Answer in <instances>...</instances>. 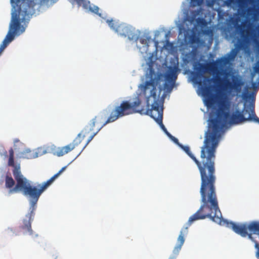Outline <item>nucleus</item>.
Returning <instances> with one entry per match:
<instances>
[{"label": "nucleus", "mask_w": 259, "mask_h": 259, "mask_svg": "<svg viewBox=\"0 0 259 259\" xmlns=\"http://www.w3.org/2000/svg\"><path fill=\"white\" fill-rule=\"evenodd\" d=\"M160 126L161 128L162 129V130L164 132V133L168 136V137L170 138L176 144H179V140L177 138H175V137L172 136L166 130V127L163 124H160Z\"/></svg>", "instance_id": "a211bd4d"}, {"label": "nucleus", "mask_w": 259, "mask_h": 259, "mask_svg": "<svg viewBox=\"0 0 259 259\" xmlns=\"http://www.w3.org/2000/svg\"><path fill=\"white\" fill-rule=\"evenodd\" d=\"M106 22L109 27L117 32L121 36H127L130 40L137 38V34L135 33V29L131 26L125 23H120L118 21L111 20H107Z\"/></svg>", "instance_id": "9b49d317"}, {"label": "nucleus", "mask_w": 259, "mask_h": 259, "mask_svg": "<svg viewBox=\"0 0 259 259\" xmlns=\"http://www.w3.org/2000/svg\"><path fill=\"white\" fill-rule=\"evenodd\" d=\"M255 243V248L256 249V251L255 252V256L257 259H259V243L255 240H252Z\"/></svg>", "instance_id": "412c9836"}, {"label": "nucleus", "mask_w": 259, "mask_h": 259, "mask_svg": "<svg viewBox=\"0 0 259 259\" xmlns=\"http://www.w3.org/2000/svg\"><path fill=\"white\" fill-rule=\"evenodd\" d=\"M192 42H194L195 41H194V40L193 39H192Z\"/></svg>", "instance_id": "cd10ccee"}, {"label": "nucleus", "mask_w": 259, "mask_h": 259, "mask_svg": "<svg viewBox=\"0 0 259 259\" xmlns=\"http://www.w3.org/2000/svg\"><path fill=\"white\" fill-rule=\"evenodd\" d=\"M177 78V71L175 68H170L169 72L166 75V78L168 80L175 81Z\"/></svg>", "instance_id": "f3484780"}, {"label": "nucleus", "mask_w": 259, "mask_h": 259, "mask_svg": "<svg viewBox=\"0 0 259 259\" xmlns=\"http://www.w3.org/2000/svg\"><path fill=\"white\" fill-rule=\"evenodd\" d=\"M10 3L12 4V6L13 7L12 12L11 13V20H12L14 13L16 11H17V9H18L17 8H19V7L18 5H17V4L16 3L17 0H10Z\"/></svg>", "instance_id": "6ab92c4d"}, {"label": "nucleus", "mask_w": 259, "mask_h": 259, "mask_svg": "<svg viewBox=\"0 0 259 259\" xmlns=\"http://www.w3.org/2000/svg\"><path fill=\"white\" fill-rule=\"evenodd\" d=\"M35 0H17V5L19 8L17 11H16L14 15H16L17 19L28 24L30 16L34 11V6L36 5ZM58 0H40L39 5L40 6L49 8L52 6ZM78 5L82 7L97 15L100 17H103L102 14L99 13L98 7L91 4L89 1L86 0H74Z\"/></svg>", "instance_id": "20e7f679"}, {"label": "nucleus", "mask_w": 259, "mask_h": 259, "mask_svg": "<svg viewBox=\"0 0 259 259\" xmlns=\"http://www.w3.org/2000/svg\"><path fill=\"white\" fill-rule=\"evenodd\" d=\"M159 80L158 75L151 68L146 75V81L140 86L141 92L148 100L150 97L156 98V87Z\"/></svg>", "instance_id": "9d476101"}, {"label": "nucleus", "mask_w": 259, "mask_h": 259, "mask_svg": "<svg viewBox=\"0 0 259 259\" xmlns=\"http://www.w3.org/2000/svg\"><path fill=\"white\" fill-rule=\"evenodd\" d=\"M158 42L157 41H156V42H155V45H156V46H157V45H158Z\"/></svg>", "instance_id": "bb28decb"}, {"label": "nucleus", "mask_w": 259, "mask_h": 259, "mask_svg": "<svg viewBox=\"0 0 259 259\" xmlns=\"http://www.w3.org/2000/svg\"><path fill=\"white\" fill-rule=\"evenodd\" d=\"M120 106V104L115 106L106 121H104L106 117L105 114H101L96 116L90 121V123L82 130L81 133L77 135V137L73 140L72 143L66 146L58 148V149L56 151L55 154L60 157L68 153L74 149L76 146H78L81 142L82 139L89 135L87 143L82 148L81 151L77 155L78 156L89 143L93 140L94 137L105 125L109 123L116 121L119 118L125 116L121 115L117 116L118 108Z\"/></svg>", "instance_id": "7ed1b4c3"}, {"label": "nucleus", "mask_w": 259, "mask_h": 259, "mask_svg": "<svg viewBox=\"0 0 259 259\" xmlns=\"http://www.w3.org/2000/svg\"><path fill=\"white\" fill-rule=\"evenodd\" d=\"M224 223L227 227L232 229L237 234L243 237L248 236L251 240H254L252 236V234L259 235V222L252 221L249 223L237 224L225 221Z\"/></svg>", "instance_id": "1a4fd4ad"}, {"label": "nucleus", "mask_w": 259, "mask_h": 259, "mask_svg": "<svg viewBox=\"0 0 259 259\" xmlns=\"http://www.w3.org/2000/svg\"><path fill=\"white\" fill-rule=\"evenodd\" d=\"M196 21L198 23L203 24L204 22V20L203 18H198Z\"/></svg>", "instance_id": "5701e85b"}, {"label": "nucleus", "mask_w": 259, "mask_h": 259, "mask_svg": "<svg viewBox=\"0 0 259 259\" xmlns=\"http://www.w3.org/2000/svg\"><path fill=\"white\" fill-rule=\"evenodd\" d=\"M194 81L201 87L202 95L205 98L207 105L212 106L215 103V95L212 92L210 85L212 79L205 76L202 73L196 72L193 77Z\"/></svg>", "instance_id": "0eeeda50"}, {"label": "nucleus", "mask_w": 259, "mask_h": 259, "mask_svg": "<svg viewBox=\"0 0 259 259\" xmlns=\"http://www.w3.org/2000/svg\"><path fill=\"white\" fill-rule=\"evenodd\" d=\"M229 103L226 100L220 102L217 117L211 119L205 134L203 145L200 152L201 160L199 161L192 153L189 147L178 144L193 160L199 169L201 185L200 194L201 205L199 209L188 221L180 231L177 244L173 252H179L185 242V237L188 233V228L195 221L209 218L213 222L222 225V215L219 206L215 184L216 182L215 159L217 148L221 137L225 124L228 121L230 113L227 110Z\"/></svg>", "instance_id": "f257e3e1"}, {"label": "nucleus", "mask_w": 259, "mask_h": 259, "mask_svg": "<svg viewBox=\"0 0 259 259\" xmlns=\"http://www.w3.org/2000/svg\"><path fill=\"white\" fill-rule=\"evenodd\" d=\"M232 82L229 79H225L224 83V88L228 93L234 92L239 93L241 92V87L244 84V82L239 76L233 75L232 77Z\"/></svg>", "instance_id": "f8f14e48"}, {"label": "nucleus", "mask_w": 259, "mask_h": 259, "mask_svg": "<svg viewBox=\"0 0 259 259\" xmlns=\"http://www.w3.org/2000/svg\"><path fill=\"white\" fill-rule=\"evenodd\" d=\"M142 100L137 96L134 98V101H123L120 103V106L118 108V115H128L136 113L142 115H149L159 124L162 123L163 109L160 108L158 100H155L152 104L151 109H149V103L147 101L146 107L141 105Z\"/></svg>", "instance_id": "39448f33"}, {"label": "nucleus", "mask_w": 259, "mask_h": 259, "mask_svg": "<svg viewBox=\"0 0 259 259\" xmlns=\"http://www.w3.org/2000/svg\"><path fill=\"white\" fill-rule=\"evenodd\" d=\"M259 1V0H258ZM229 4L237 5L239 10L242 11V14L243 16L246 15L248 16H251L253 14V9L249 7L246 9L248 4L250 3V0H228Z\"/></svg>", "instance_id": "ddd939ff"}, {"label": "nucleus", "mask_w": 259, "mask_h": 259, "mask_svg": "<svg viewBox=\"0 0 259 259\" xmlns=\"http://www.w3.org/2000/svg\"><path fill=\"white\" fill-rule=\"evenodd\" d=\"M229 74H230V73H229V72H226V73H225V75H226V76H228L229 75Z\"/></svg>", "instance_id": "b1692460"}, {"label": "nucleus", "mask_w": 259, "mask_h": 259, "mask_svg": "<svg viewBox=\"0 0 259 259\" xmlns=\"http://www.w3.org/2000/svg\"><path fill=\"white\" fill-rule=\"evenodd\" d=\"M5 156H7V152L6 151H5Z\"/></svg>", "instance_id": "a878e982"}, {"label": "nucleus", "mask_w": 259, "mask_h": 259, "mask_svg": "<svg viewBox=\"0 0 259 259\" xmlns=\"http://www.w3.org/2000/svg\"><path fill=\"white\" fill-rule=\"evenodd\" d=\"M203 0H191V3L194 6L200 5Z\"/></svg>", "instance_id": "4be33fe9"}, {"label": "nucleus", "mask_w": 259, "mask_h": 259, "mask_svg": "<svg viewBox=\"0 0 259 259\" xmlns=\"http://www.w3.org/2000/svg\"><path fill=\"white\" fill-rule=\"evenodd\" d=\"M66 168V166L62 167L57 174L53 176L47 182L41 184H37L35 186H32L30 181L26 178H23L22 176L20 175L19 171L14 172L16 184L15 188L10 191V193L22 192L24 195L29 198V203L32 208L31 211L25 215V218L23 220V224L21 226V229L24 231V234H32L31 222L34 215V211L35 209V205L40 195Z\"/></svg>", "instance_id": "f03ea898"}, {"label": "nucleus", "mask_w": 259, "mask_h": 259, "mask_svg": "<svg viewBox=\"0 0 259 259\" xmlns=\"http://www.w3.org/2000/svg\"><path fill=\"white\" fill-rule=\"evenodd\" d=\"M254 75V73H251V77H252V78L253 77Z\"/></svg>", "instance_id": "393cba45"}, {"label": "nucleus", "mask_w": 259, "mask_h": 259, "mask_svg": "<svg viewBox=\"0 0 259 259\" xmlns=\"http://www.w3.org/2000/svg\"><path fill=\"white\" fill-rule=\"evenodd\" d=\"M150 38V37L147 36H143L139 38V41L141 44L148 46Z\"/></svg>", "instance_id": "aec40b11"}, {"label": "nucleus", "mask_w": 259, "mask_h": 259, "mask_svg": "<svg viewBox=\"0 0 259 259\" xmlns=\"http://www.w3.org/2000/svg\"><path fill=\"white\" fill-rule=\"evenodd\" d=\"M27 26V24L17 19L16 15L13 16L10 23L8 32L0 46V55L9 44L14 40L15 36L23 33Z\"/></svg>", "instance_id": "6e6552de"}, {"label": "nucleus", "mask_w": 259, "mask_h": 259, "mask_svg": "<svg viewBox=\"0 0 259 259\" xmlns=\"http://www.w3.org/2000/svg\"><path fill=\"white\" fill-rule=\"evenodd\" d=\"M252 88L253 92L251 94H245L243 99L246 101L251 100L249 104H244V107L242 111L236 109L228 117L229 123L231 124H238L245 121H250L259 124V118L257 116L255 112V96L259 89V83L252 82Z\"/></svg>", "instance_id": "423d86ee"}, {"label": "nucleus", "mask_w": 259, "mask_h": 259, "mask_svg": "<svg viewBox=\"0 0 259 259\" xmlns=\"http://www.w3.org/2000/svg\"><path fill=\"white\" fill-rule=\"evenodd\" d=\"M9 157L8 160V164L10 166H13L14 167V169L13 170V175L14 177V172H15L16 171L20 172V175L22 176L23 178H25L24 176L22 174L21 170H20V167L19 165H15L14 163V150L12 148H11L9 150Z\"/></svg>", "instance_id": "4468645a"}, {"label": "nucleus", "mask_w": 259, "mask_h": 259, "mask_svg": "<svg viewBox=\"0 0 259 259\" xmlns=\"http://www.w3.org/2000/svg\"><path fill=\"white\" fill-rule=\"evenodd\" d=\"M55 259H57V258H55Z\"/></svg>", "instance_id": "c85d7f7f"}, {"label": "nucleus", "mask_w": 259, "mask_h": 259, "mask_svg": "<svg viewBox=\"0 0 259 259\" xmlns=\"http://www.w3.org/2000/svg\"><path fill=\"white\" fill-rule=\"evenodd\" d=\"M15 184V182L14 180L12 178L11 174L7 175L5 179V186L7 188L9 189V193H10V191L15 188L16 185L14 186Z\"/></svg>", "instance_id": "2eb2a0df"}, {"label": "nucleus", "mask_w": 259, "mask_h": 259, "mask_svg": "<svg viewBox=\"0 0 259 259\" xmlns=\"http://www.w3.org/2000/svg\"><path fill=\"white\" fill-rule=\"evenodd\" d=\"M236 52H235L234 50L231 51L230 54L229 55L228 57H223L221 59V62L223 65H226L229 63L230 61L233 60L236 56Z\"/></svg>", "instance_id": "dca6fc26"}]
</instances>
